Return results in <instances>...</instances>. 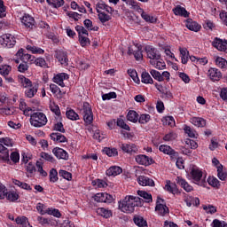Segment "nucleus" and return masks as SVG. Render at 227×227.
Segmentation results:
<instances>
[{
  "label": "nucleus",
  "instance_id": "nucleus-1",
  "mask_svg": "<svg viewBox=\"0 0 227 227\" xmlns=\"http://www.w3.org/2000/svg\"><path fill=\"white\" fill-rule=\"evenodd\" d=\"M136 207H143V199L129 195L125 197L122 201H119V210L125 214H132Z\"/></svg>",
  "mask_w": 227,
  "mask_h": 227
},
{
  "label": "nucleus",
  "instance_id": "nucleus-2",
  "mask_svg": "<svg viewBox=\"0 0 227 227\" xmlns=\"http://www.w3.org/2000/svg\"><path fill=\"white\" fill-rule=\"evenodd\" d=\"M5 146H13V140L10 137L0 138V160L3 162H10V151Z\"/></svg>",
  "mask_w": 227,
  "mask_h": 227
},
{
  "label": "nucleus",
  "instance_id": "nucleus-3",
  "mask_svg": "<svg viewBox=\"0 0 227 227\" xmlns=\"http://www.w3.org/2000/svg\"><path fill=\"white\" fill-rule=\"evenodd\" d=\"M30 125L35 129L47 125V116L42 112H35L30 115Z\"/></svg>",
  "mask_w": 227,
  "mask_h": 227
},
{
  "label": "nucleus",
  "instance_id": "nucleus-4",
  "mask_svg": "<svg viewBox=\"0 0 227 227\" xmlns=\"http://www.w3.org/2000/svg\"><path fill=\"white\" fill-rule=\"evenodd\" d=\"M81 113L85 123L91 125V123H93V110L91 109V105L88 102H84Z\"/></svg>",
  "mask_w": 227,
  "mask_h": 227
},
{
  "label": "nucleus",
  "instance_id": "nucleus-5",
  "mask_svg": "<svg viewBox=\"0 0 227 227\" xmlns=\"http://www.w3.org/2000/svg\"><path fill=\"white\" fill-rule=\"evenodd\" d=\"M145 51L147 54V58H149V59H151L149 61L150 65H155V59H160V55L159 53V51H157V49L147 45L145 47Z\"/></svg>",
  "mask_w": 227,
  "mask_h": 227
},
{
  "label": "nucleus",
  "instance_id": "nucleus-6",
  "mask_svg": "<svg viewBox=\"0 0 227 227\" xmlns=\"http://www.w3.org/2000/svg\"><path fill=\"white\" fill-rule=\"evenodd\" d=\"M159 150L160 152H162V153L169 155L171 160H176V159H178V152L175 151V149L168 145H160Z\"/></svg>",
  "mask_w": 227,
  "mask_h": 227
},
{
  "label": "nucleus",
  "instance_id": "nucleus-7",
  "mask_svg": "<svg viewBox=\"0 0 227 227\" xmlns=\"http://www.w3.org/2000/svg\"><path fill=\"white\" fill-rule=\"evenodd\" d=\"M94 200L97 203H113V201H114V197L106 192H99L94 195Z\"/></svg>",
  "mask_w": 227,
  "mask_h": 227
},
{
  "label": "nucleus",
  "instance_id": "nucleus-8",
  "mask_svg": "<svg viewBox=\"0 0 227 227\" xmlns=\"http://www.w3.org/2000/svg\"><path fill=\"white\" fill-rule=\"evenodd\" d=\"M54 57L56 58V59H58L60 65H64V67H68V53H67V51H64L62 50H57L55 51Z\"/></svg>",
  "mask_w": 227,
  "mask_h": 227
},
{
  "label": "nucleus",
  "instance_id": "nucleus-9",
  "mask_svg": "<svg viewBox=\"0 0 227 227\" xmlns=\"http://www.w3.org/2000/svg\"><path fill=\"white\" fill-rule=\"evenodd\" d=\"M191 175H192V178L195 182H197L198 185H201L202 187H205V185H207V181L205 180L201 181V177L203 176V172H201V170L198 168H192Z\"/></svg>",
  "mask_w": 227,
  "mask_h": 227
},
{
  "label": "nucleus",
  "instance_id": "nucleus-10",
  "mask_svg": "<svg viewBox=\"0 0 227 227\" xmlns=\"http://www.w3.org/2000/svg\"><path fill=\"white\" fill-rule=\"evenodd\" d=\"M21 22L23 26H25V27H27L28 29H33L34 27H36V21H35V18L27 13H25L23 15V17L21 18Z\"/></svg>",
  "mask_w": 227,
  "mask_h": 227
},
{
  "label": "nucleus",
  "instance_id": "nucleus-11",
  "mask_svg": "<svg viewBox=\"0 0 227 227\" xmlns=\"http://www.w3.org/2000/svg\"><path fill=\"white\" fill-rule=\"evenodd\" d=\"M119 147L121 150H122L123 153H129V155H132L138 152L139 149H137V145L135 144H119Z\"/></svg>",
  "mask_w": 227,
  "mask_h": 227
},
{
  "label": "nucleus",
  "instance_id": "nucleus-12",
  "mask_svg": "<svg viewBox=\"0 0 227 227\" xmlns=\"http://www.w3.org/2000/svg\"><path fill=\"white\" fill-rule=\"evenodd\" d=\"M2 45L4 47H8V49H12L17 41H15V36L12 35V34H5L2 36Z\"/></svg>",
  "mask_w": 227,
  "mask_h": 227
},
{
  "label": "nucleus",
  "instance_id": "nucleus-13",
  "mask_svg": "<svg viewBox=\"0 0 227 227\" xmlns=\"http://www.w3.org/2000/svg\"><path fill=\"white\" fill-rule=\"evenodd\" d=\"M212 45L221 52H227L226 40L223 41L221 38L215 37L212 42Z\"/></svg>",
  "mask_w": 227,
  "mask_h": 227
},
{
  "label": "nucleus",
  "instance_id": "nucleus-14",
  "mask_svg": "<svg viewBox=\"0 0 227 227\" xmlns=\"http://www.w3.org/2000/svg\"><path fill=\"white\" fill-rule=\"evenodd\" d=\"M136 162H137V164H141L142 166H150L153 164L155 160L145 154H140L136 157Z\"/></svg>",
  "mask_w": 227,
  "mask_h": 227
},
{
  "label": "nucleus",
  "instance_id": "nucleus-15",
  "mask_svg": "<svg viewBox=\"0 0 227 227\" xmlns=\"http://www.w3.org/2000/svg\"><path fill=\"white\" fill-rule=\"evenodd\" d=\"M68 79H69V77H68L67 74L60 73V74H56L53 77V82L56 84H58L59 86H61V88H65V82L64 81H67Z\"/></svg>",
  "mask_w": 227,
  "mask_h": 227
},
{
  "label": "nucleus",
  "instance_id": "nucleus-16",
  "mask_svg": "<svg viewBox=\"0 0 227 227\" xmlns=\"http://www.w3.org/2000/svg\"><path fill=\"white\" fill-rule=\"evenodd\" d=\"M137 182L139 184V185H142L143 187H154L155 186V182L153 181V179H151L148 176H139L137 178Z\"/></svg>",
  "mask_w": 227,
  "mask_h": 227
},
{
  "label": "nucleus",
  "instance_id": "nucleus-17",
  "mask_svg": "<svg viewBox=\"0 0 227 227\" xmlns=\"http://www.w3.org/2000/svg\"><path fill=\"white\" fill-rule=\"evenodd\" d=\"M52 153L57 159H62L63 160H68V153L62 148L55 147L52 150Z\"/></svg>",
  "mask_w": 227,
  "mask_h": 227
},
{
  "label": "nucleus",
  "instance_id": "nucleus-18",
  "mask_svg": "<svg viewBox=\"0 0 227 227\" xmlns=\"http://www.w3.org/2000/svg\"><path fill=\"white\" fill-rule=\"evenodd\" d=\"M36 93H38V84L36 83L25 89V97H27V98H33Z\"/></svg>",
  "mask_w": 227,
  "mask_h": 227
},
{
  "label": "nucleus",
  "instance_id": "nucleus-19",
  "mask_svg": "<svg viewBox=\"0 0 227 227\" xmlns=\"http://www.w3.org/2000/svg\"><path fill=\"white\" fill-rule=\"evenodd\" d=\"M185 26L187 29L190 31H194L195 33H198V31L201 29V25L198 24V22L192 20V19L186 20Z\"/></svg>",
  "mask_w": 227,
  "mask_h": 227
},
{
  "label": "nucleus",
  "instance_id": "nucleus-20",
  "mask_svg": "<svg viewBox=\"0 0 227 227\" xmlns=\"http://www.w3.org/2000/svg\"><path fill=\"white\" fill-rule=\"evenodd\" d=\"M17 58H20L21 61L27 63V61H33V56L31 54H27L24 51V49H20L16 53Z\"/></svg>",
  "mask_w": 227,
  "mask_h": 227
},
{
  "label": "nucleus",
  "instance_id": "nucleus-21",
  "mask_svg": "<svg viewBox=\"0 0 227 227\" xmlns=\"http://www.w3.org/2000/svg\"><path fill=\"white\" fill-rule=\"evenodd\" d=\"M207 75L210 77L211 81H219L223 77L221 71L216 68H210L207 72Z\"/></svg>",
  "mask_w": 227,
  "mask_h": 227
},
{
  "label": "nucleus",
  "instance_id": "nucleus-22",
  "mask_svg": "<svg viewBox=\"0 0 227 227\" xmlns=\"http://www.w3.org/2000/svg\"><path fill=\"white\" fill-rule=\"evenodd\" d=\"M174 14L178 15L179 17H189L190 13L187 12V10L184 7H182L181 5H176L173 9Z\"/></svg>",
  "mask_w": 227,
  "mask_h": 227
},
{
  "label": "nucleus",
  "instance_id": "nucleus-23",
  "mask_svg": "<svg viewBox=\"0 0 227 227\" xmlns=\"http://www.w3.org/2000/svg\"><path fill=\"white\" fill-rule=\"evenodd\" d=\"M123 169L118 166H112L106 170L107 176H118L121 175Z\"/></svg>",
  "mask_w": 227,
  "mask_h": 227
},
{
  "label": "nucleus",
  "instance_id": "nucleus-24",
  "mask_svg": "<svg viewBox=\"0 0 227 227\" xmlns=\"http://www.w3.org/2000/svg\"><path fill=\"white\" fill-rule=\"evenodd\" d=\"M4 198H6L8 201L15 202L17 200H19V198H20V195H19V193L15 191H6Z\"/></svg>",
  "mask_w": 227,
  "mask_h": 227
},
{
  "label": "nucleus",
  "instance_id": "nucleus-25",
  "mask_svg": "<svg viewBox=\"0 0 227 227\" xmlns=\"http://www.w3.org/2000/svg\"><path fill=\"white\" fill-rule=\"evenodd\" d=\"M191 123L194 125L195 127H205L207 125V120L201 118V117H192L190 119Z\"/></svg>",
  "mask_w": 227,
  "mask_h": 227
},
{
  "label": "nucleus",
  "instance_id": "nucleus-26",
  "mask_svg": "<svg viewBox=\"0 0 227 227\" xmlns=\"http://www.w3.org/2000/svg\"><path fill=\"white\" fill-rule=\"evenodd\" d=\"M19 82H20L22 88H31L32 86L35 85V83H33V82H31V80L29 78H27L24 75H20L19 76Z\"/></svg>",
  "mask_w": 227,
  "mask_h": 227
},
{
  "label": "nucleus",
  "instance_id": "nucleus-27",
  "mask_svg": "<svg viewBox=\"0 0 227 227\" xmlns=\"http://www.w3.org/2000/svg\"><path fill=\"white\" fill-rule=\"evenodd\" d=\"M176 182H177L178 185H181V187H182L183 189H184V191H185L186 192H191V191H192V186H191V184H189V183H187V182L185 181V179H184V178L178 176V177L176 178Z\"/></svg>",
  "mask_w": 227,
  "mask_h": 227
},
{
  "label": "nucleus",
  "instance_id": "nucleus-28",
  "mask_svg": "<svg viewBox=\"0 0 227 227\" xmlns=\"http://www.w3.org/2000/svg\"><path fill=\"white\" fill-rule=\"evenodd\" d=\"M50 137L52 141H55L56 143H67V137H65V135H62L61 133H51L50 135Z\"/></svg>",
  "mask_w": 227,
  "mask_h": 227
},
{
  "label": "nucleus",
  "instance_id": "nucleus-29",
  "mask_svg": "<svg viewBox=\"0 0 227 227\" xmlns=\"http://www.w3.org/2000/svg\"><path fill=\"white\" fill-rule=\"evenodd\" d=\"M134 223L138 227H148V223L141 215H135L133 217Z\"/></svg>",
  "mask_w": 227,
  "mask_h": 227
},
{
  "label": "nucleus",
  "instance_id": "nucleus-30",
  "mask_svg": "<svg viewBox=\"0 0 227 227\" xmlns=\"http://www.w3.org/2000/svg\"><path fill=\"white\" fill-rule=\"evenodd\" d=\"M97 214L101 215V217H105V219H109V217L113 215V211L104 207H99L97 209Z\"/></svg>",
  "mask_w": 227,
  "mask_h": 227
},
{
  "label": "nucleus",
  "instance_id": "nucleus-31",
  "mask_svg": "<svg viewBox=\"0 0 227 227\" xmlns=\"http://www.w3.org/2000/svg\"><path fill=\"white\" fill-rule=\"evenodd\" d=\"M139 10L142 12L141 17L144 19V20H145V22H150L151 24H155V22H157V18L150 16V14L145 12V11H143L141 8H139Z\"/></svg>",
  "mask_w": 227,
  "mask_h": 227
},
{
  "label": "nucleus",
  "instance_id": "nucleus-32",
  "mask_svg": "<svg viewBox=\"0 0 227 227\" xmlns=\"http://www.w3.org/2000/svg\"><path fill=\"white\" fill-rule=\"evenodd\" d=\"M127 120L132 121V123H137L139 120V114L134 110H130L127 114Z\"/></svg>",
  "mask_w": 227,
  "mask_h": 227
},
{
  "label": "nucleus",
  "instance_id": "nucleus-33",
  "mask_svg": "<svg viewBox=\"0 0 227 227\" xmlns=\"http://www.w3.org/2000/svg\"><path fill=\"white\" fill-rule=\"evenodd\" d=\"M137 194L138 196H140V198H143L145 200V203H152V201H153L152 195L147 192L138 190Z\"/></svg>",
  "mask_w": 227,
  "mask_h": 227
},
{
  "label": "nucleus",
  "instance_id": "nucleus-34",
  "mask_svg": "<svg viewBox=\"0 0 227 227\" xmlns=\"http://www.w3.org/2000/svg\"><path fill=\"white\" fill-rule=\"evenodd\" d=\"M165 191L170 192L171 194H176L178 192V188H176V184H171V181L168 180L167 184L165 185Z\"/></svg>",
  "mask_w": 227,
  "mask_h": 227
},
{
  "label": "nucleus",
  "instance_id": "nucleus-35",
  "mask_svg": "<svg viewBox=\"0 0 227 227\" xmlns=\"http://www.w3.org/2000/svg\"><path fill=\"white\" fill-rule=\"evenodd\" d=\"M142 82L144 84H153V78L150 75V73L144 71L142 73Z\"/></svg>",
  "mask_w": 227,
  "mask_h": 227
},
{
  "label": "nucleus",
  "instance_id": "nucleus-36",
  "mask_svg": "<svg viewBox=\"0 0 227 227\" xmlns=\"http://www.w3.org/2000/svg\"><path fill=\"white\" fill-rule=\"evenodd\" d=\"M155 210L158 212L159 215H161L162 217L167 214H169V208L166 204H163V206H156Z\"/></svg>",
  "mask_w": 227,
  "mask_h": 227
},
{
  "label": "nucleus",
  "instance_id": "nucleus-37",
  "mask_svg": "<svg viewBox=\"0 0 227 227\" xmlns=\"http://www.w3.org/2000/svg\"><path fill=\"white\" fill-rule=\"evenodd\" d=\"M98 20L102 24H106V22H109L111 20V15L106 14V12H100V10L98 9Z\"/></svg>",
  "mask_w": 227,
  "mask_h": 227
},
{
  "label": "nucleus",
  "instance_id": "nucleus-38",
  "mask_svg": "<svg viewBox=\"0 0 227 227\" xmlns=\"http://www.w3.org/2000/svg\"><path fill=\"white\" fill-rule=\"evenodd\" d=\"M180 54H181V61L183 65H187V61H189V51L185 48H180Z\"/></svg>",
  "mask_w": 227,
  "mask_h": 227
},
{
  "label": "nucleus",
  "instance_id": "nucleus-39",
  "mask_svg": "<svg viewBox=\"0 0 227 227\" xmlns=\"http://www.w3.org/2000/svg\"><path fill=\"white\" fill-rule=\"evenodd\" d=\"M216 168H217V176H218L219 180H222V182H224V180H226V178H227V173L224 172V170H223V165L220 164Z\"/></svg>",
  "mask_w": 227,
  "mask_h": 227
},
{
  "label": "nucleus",
  "instance_id": "nucleus-40",
  "mask_svg": "<svg viewBox=\"0 0 227 227\" xmlns=\"http://www.w3.org/2000/svg\"><path fill=\"white\" fill-rule=\"evenodd\" d=\"M12 183L14 185H17L18 187H20L21 189H24L25 191H32L31 185H29L27 183L20 182L17 179H13Z\"/></svg>",
  "mask_w": 227,
  "mask_h": 227
},
{
  "label": "nucleus",
  "instance_id": "nucleus-41",
  "mask_svg": "<svg viewBox=\"0 0 227 227\" xmlns=\"http://www.w3.org/2000/svg\"><path fill=\"white\" fill-rule=\"evenodd\" d=\"M136 47L137 50L134 53L135 59H137V61H141V59H143V46L137 43Z\"/></svg>",
  "mask_w": 227,
  "mask_h": 227
},
{
  "label": "nucleus",
  "instance_id": "nucleus-42",
  "mask_svg": "<svg viewBox=\"0 0 227 227\" xmlns=\"http://www.w3.org/2000/svg\"><path fill=\"white\" fill-rule=\"evenodd\" d=\"M207 184L211 185V187H215L216 189H219V187H221V183L219 182V179L215 176L208 177Z\"/></svg>",
  "mask_w": 227,
  "mask_h": 227
},
{
  "label": "nucleus",
  "instance_id": "nucleus-43",
  "mask_svg": "<svg viewBox=\"0 0 227 227\" xmlns=\"http://www.w3.org/2000/svg\"><path fill=\"white\" fill-rule=\"evenodd\" d=\"M66 116L68 118V120H72L73 121L79 120V114H77V113L72 109L66 112Z\"/></svg>",
  "mask_w": 227,
  "mask_h": 227
},
{
  "label": "nucleus",
  "instance_id": "nucleus-44",
  "mask_svg": "<svg viewBox=\"0 0 227 227\" xmlns=\"http://www.w3.org/2000/svg\"><path fill=\"white\" fill-rule=\"evenodd\" d=\"M103 152L108 156V157H116L118 155V149L116 148H109L105 147Z\"/></svg>",
  "mask_w": 227,
  "mask_h": 227
},
{
  "label": "nucleus",
  "instance_id": "nucleus-45",
  "mask_svg": "<svg viewBox=\"0 0 227 227\" xmlns=\"http://www.w3.org/2000/svg\"><path fill=\"white\" fill-rule=\"evenodd\" d=\"M150 74L153 77V79H155L156 81H159V82H162V81H164V77L162 76V74H160V72L155 69H152L150 71Z\"/></svg>",
  "mask_w": 227,
  "mask_h": 227
},
{
  "label": "nucleus",
  "instance_id": "nucleus-46",
  "mask_svg": "<svg viewBox=\"0 0 227 227\" xmlns=\"http://www.w3.org/2000/svg\"><path fill=\"white\" fill-rule=\"evenodd\" d=\"M17 224H20L21 227H27V217L26 216H18L15 220Z\"/></svg>",
  "mask_w": 227,
  "mask_h": 227
},
{
  "label": "nucleus",
  "instance_id": "nucleus-47",
  "mask_svg": "<svg viewBox=\"0 0 227 227\" xmlns=\"http://www.w3.org/2000/svg\"><path fill=\"white\" fill-rule=\"evenodd\" d=\"M27 51H32V54H43V52H45L42 48L31 45L27 46Z\"/></svg>",
  "mask_w": 227,
  "mask_h": 227
},
{
  "label": "nucleus",
  "instance_id": "nucleus-48",
  "mask_svg": "<svg viewBox=\"0 0 227 227\" xmlns=\"http://www.w3.org/2000/svg\"><path fill=\"white\" fill-rule=\"evenodd\" d=\"M155 65H153L157 70H164L166 68V62L160 59L154 60Z\"/></svg>",
  "mask_w": 227,
  "mask_h": 227
},
{
  "label": "nucleus",
  "instance_id": "nucleus-49",
  "mask_svg": "<svg viewBox=\"0 0 227 227\" xmlns=\"http://www.w3.org/2000/svg\"><path fill=\"white\" fill-rule=\"evenodd\" d=\"M58 170H56V168H51L50 170V182L55 184V182H58Z\"/></svg>",
  "mask_w": 227,
  "mask_h": 227
},
{
  "label": "nucleus",
  "instance_id": "nucleus-50",
  "mask_svg": "<svg viewBox=\"0 0 227 227\" xmlns=\"http://www.w3.org/2000/svg\"><path fill=\"white\" fill-rule=\"evenodd\" d=\"M50 109L51 113H54V114H56V116H61V110L59 109V106L56 105V103L51 104Z\"/></svg>",
  "mask_w": 227,
  "mask_h": 227
},
{
  "label": "nucleus",
  "instance_id": "nucleus-51",
  "mask_svg": "<svg viewBox=\"0 0 227 227\" xmlns=\"http://www.w3.org/2000/svg\"><path fill=\"white\" fill-rule=\"evenodd\" d=\"M75 29L78 33V36H88L89 35L88 30H86V28H84V27H82V26L77 25L75 27Z\"/></svg>",
  "mask_w": 227,
  "mask_h": 227
},
{
  "label": "nucleus",
  "instance_id": "nucleus-52",
  "mask_svg": "<svg viewBox=\"0 0 227 227\" xmlns=\"http://www.w3.org/2000/svg\"><path fill=\"white\" fill-rule=\"evenodd\" d=\"M128 74L129 75V77H131L134 82H139V77L137 76V72L136 71V69H129Z\"/></svg>",
  "mask_w": 227,
  "mask_h": 227
},
{
  "label": "nucleus",
  "instance_id": "nucleus-53",
  "mask_svg": "<svg viewBox=\"0 0 227 227\" xmlns=\"http://www.w3.org/2000/svg\"><path fill=\"white\" fill-rule=\"evenodd\" d=\"M10 72H12V67H10V66H1L0 67L1 75H4V77H6V75H8L10 74Z\"/></svg>",
  "mask_w": 227,
  "mask_h": 227
},
{
  "label": "nucleus",
  "instance_id": "nucleus-54",
  "mask_svg": "<svg viewBox=\"0 0 227 227\" xmlns=\"http://www.w3.org/2000/svg\"><path fill=\"white\" fill-rule=\"evenodd\" d=\"M150 114H141L140 117L138 118V123L145 125V123H148V121H150Z\"/></svg>",
  "mask_w": 227,
  "mask_h": 227
},
{
  "label": "nucleus",
  "instance_id": "nucleus-55",
  "mask_svg": "<svg viewBox=\"0 0 227 227\" xmlns=\"http://www.w3.org/2000/svg\"><path fill=\"white\" fill-rule=\"evenodd\" d=\"M79 42L82 47H86V45H90V38H88V35H80Z\"/></svg>",
  "mask_w": 227,
  "mask_h": 227
},
{
  "label": "nucleus",
  "instance_id": "nucleus-56",
  "mask_svg": "<svg viewBox=\"0 0 227 227\" xmlns=\"http://www.w3.org/2000/svg\"><path fill=\"white\" fill-rule=\"evenodd\" d=\"M59 176H62V178H65V180H72V173L67 170H59Z\"/></svg>",
  "mask_w": 227,
  "mask_h": 227
},
{
  "label": "nucleus",
  "instance_id": "nucleus-57",
  "mask_svg": "<svg viewBox=\"0 0 227 227\" xmlns=\"http://www.w3.org/2000/svg\"><path fill=\"white\" fill-rule=\"evenodd\" d=\"M215 63H216L217 67H219L220 68H226V65H227L226 59H224L221 57H218L215 59Z\"/></svg>",
  "mask_w": 227,
  "mask_h": 227
},
{
  "label": "nucleus",
  "instance_id": "nucleus-58",
  "mask_svg": "<svg viewBox=\"0 0 227 227\" xmlns=\"http://www.w3.org/2000/svg\"><path fill=\"white\" fill-rule=\"evenodd\" d=\"M40 158L44 159V160H47L48 162H54V157H52V155L49 154L48 153L42 152L40 153Z\"/></svg>",
  "mask_w": 227,
  "mask_h": 227
},
{
  "label": "nucleus",
  "instance_id": "nucleus-59",
  "mask_svg": "<svg viewBox=\"0 0 227 227\" xmlns=\"http://www.w3.org/2000/svg\"><path fill=\"white\" fill-rule=\"evenodd\" d=\"M184 130L185 134H188L189 137H196V131L192 129L190 126H184Z\"/></svg>",
  "mask_w": 227,
  "mask_h": 227
},
{
  "label": "nucleus",
  "instance_id": "nucleus-60",
  "mask_svg": "<svg viewBox=\"0 0 227 227\" xmlns=\"http://www.w3.org/2000/svg\"><path fill=\"white\" fill-rule=\"evenodd\" d=\"M203 210H205L207 214H215V212H217V208L212 205L203 206Z\"/></svg>",
  "mask_w": 227,
  "mask_h": 227
},
{
  "label": "nucleus",
  "instance_id": "nucleus-61",
  "mask_svg": "<svg viewBox=\"0 0 227 227\" xmlns=\"http://www.w3.org/2000/svg\"><path fill=\"white\" fill-rule=\"evenodd\" d=\"M28 68H29V66L27 65V62L23 61L18 66V71H20L21 74L27 72Z\"/></svg>",
  "mask_w": 227,
  "mask_h": 227
},
{
  "label": "nucleus",
  "instance_id": "nucleus-62",
  "mask_svg": "<svg viewBox=\"0 0 227 227\" xmlns=\"http://www.w3.org/2000/svg\"><path fill=\"white\" fill-rule=\"evenodd\" d=\"M212 225L213 227H227V223L219 219H215Z\"/></svg>",
  "mask_w": 227,
  "mask_h": 227
},
{
  "label": "nucleus",
  "instance_id": "nucleus-63",
  "mask_svg": "<svg viewBox=\"0 0 227 227\" xmlns=\"http://www.w3.org/2000/svg\"><path fill=\"white\" fill-rule=\"evenodd\" d=\"M53 130H57V132H61L65 134V127H63V122H57L53 126Z\"/></svg>",
  "mask_w": 227,
  "mask_h": 227
},
{
  "label": "nucleus",
  "instance_id": "nucleus-64",
  "mask_svg": "<svg viewBox=\"0 0 227 227\" xmlns=\"http://www.w3.org/2000/svg\"><path fill=\"white\" fill-rule=\"evenodd\" d=\"M117 95L116 92H110L102 95L103 100H111V98H116Z\"/></svg>",
  "mask_w": 227,
  "mask_h": 227
}]
</instances>
